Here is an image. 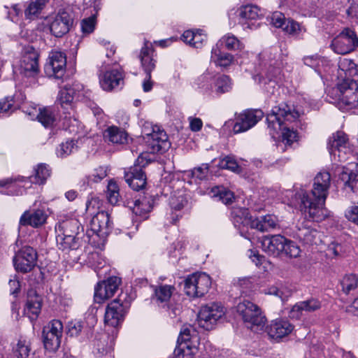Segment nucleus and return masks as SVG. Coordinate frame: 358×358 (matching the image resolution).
<instances>
[{"label":"nucleus","mask_w":358,"mask_h":358,"mask_svg":"<svg viewBox=\"0 0 358 358\" xmlns=\"http://www.w3.org/2000/svg\"><path fill=\"white\" fill-rule=\"evenodd\" d=\"M330 182L329 172H320L314 179L313 189L308 193H303L301 197V210L314 221L320 222L327 217L324 204Z\"/></svg>","instance_id":"obj_1"},{"label":"nucleus","mask_w":358,"mask_h":358,"mask_svg":"<svg viewBox=\"0 0 358 358\" xmlns=\"http://www.w3.org/2000/svg\"><path fill=\"white\" fill-rule=\"evenodd\" d=\"M299 117V113L294 110L292 106L282 103L274 106L270 114L268 115L266 120L273 123L278 121L279 129L282 131V137L286 144L291 145L296 138V131L291 130L285 124V122H293Z\"/></svg>","instance_id":"obj_2"},{"label":"nucleus","mask_w":358,"mask_h":358,"mask_svg":"<svg viewBox=\"0 0 358 358\" xmlns=\"http://www.w3.org/2000/svg\"><path fill=\"white\" fill-rule=\"evenodd\" d=\"M236 311L251 331L259 332L265 327L267 320L260 308L254 303L244 300L238 303Z\"/></svg>","instance_id":"obj_3"},{"label":"nucleus","mask_w":358,"mask_h":358,"mask_svg":"<svg viewBox=\"0 0 358 358\" xmlns=\"http://www.w3.org/2000/svg\"><path fill=\"white\" fill-rule=\"evenodd\" d=\"M336 91L338 98L336 101L340 110H349L358 106V84L351 78H343L337 85Z\"/></svg>","instance_id":"obj_4"},{"label":"nucleus","mask_w":358,"mask_h":358,"mask_svg":"<svg viewBox=\"0 0 358 358\" xmlns=\"http://www.w3.org/2000/svg\"><path fill=\"white\" fill-rule=\"evenodd\" d=\"M63 324L59 320H53L43 329L42 338L44 348L50 352L57 351L61 344Z\"/></svg>","instance_id":"obj_5"},{"label":"nucleus","mask_w":358,"mask_h":358,"mask_svg":"<svg viewBox=\"0 0 358 358\" xmlns=\"http://www.w3.org/2000/svg\"><path fill=\"white\" fill-rule=\"evenodd\" d=\"M211 285L210 276L204 273H194L185 281L184 289L191 297H201L206 294Z\"/></svg>","instance_id":"obj_6"},{"label":"nucleus","mask_w":358,"mask_h":358,"mask_svg":"<svg viewBox=\"0 0 358 358\" xmlns=\"http://www.w3.org/2000/svg\"><path fill=\"white\" fill-rule=\"evenodd\" d=\"M331 47L337 54L350 53L358 47V37L354 30L345 28L333 39Z\"/></svg>","instance_id":"obj_7"},{"label":"nucleus","mask_w":358,"mask_h":358,"mask_svg":"<svg viewBox=\"0 0 358 358\" xmlns=\"http://www.w3.org/2000/svg\"><path fill=\"white\" fill-rule=\"evenodd\" d=\"M37 258V252L32 247H22L13 258L16 271L22 273L31 271L36 265Z\"/></svg>","instance_id":"obj_8"},{"label":"nucleus","mask_w":358,"mask_h":358,"mask_svg":"<svg viewBox=\"0 0 358 358\" xmlns=\"http://www.w3.org/2000/svg\"><path fill=\"white\" fill-rule=\"evenodd\" d=\"M123 296V294H120L107 306L104 316L105 324L115 327L123 320L125 309L128 307V302L122 299Z\"/></svg>","instance_id":"obj_9"},{"label":"nucleus","mask_w":358,"mask_h":358,"mask_svg":"<svg viewBox=\"0 0 358 358\" xmlns=\"http://www.w3.org/2000/svg\"><path fill=\"white\" fill-rule=\"evenodd\" d=\"M224 314L223 307L217 303H211L202 306L198 314V322L206 330L212 329L217 321Z\"/></svg>","instance_id":"obj_10"},{"label":"nucleus","mask_w":358,"mask_h":358,"mask_svg":"<svg viewBox=\"0 0 358 358\" xmlns=\"http://www.w3.org/2000/svg\"><path fill=\"white\" fill-rule=\"evenodd\" d=\"M66 68V57L62 52L53 51L49 55L48 62L45 65V73L48 77L61 79Z\"/></svg>","instance_id":"obj_11"},{"label":"nucleus","mask_w":358,"mask_h":358,"mask_svg":"<svg viewBox=\"0 0 358 358\" xmlns=\"http://www.w3.org/2000/svg\"><path fill=\"white\" fill-rule=\"evenodd\" d=\"M38 52L31 45L25 46L20 60L21 73L27 77L34 76L39 71Z\"/></svg>","instance_id":"obj_12"},{"label":"nucleus","mask_w":358,"mask_h":358,"mask_svg":"<svg viewBox=\"0 0 358 358\" xmlns=\"http://www.w3.org/2000/svg\"><path fill=\"white\" fill-rule=\"evenodd\" d=\"M73 23L72 13L67 10H60L50 24V31L55 37H62L69 31Z\"/></svg>","instance_id":"obj_13"},{"label":"nucleus","mask_w":358,"mask_h":358,"mask_svg":"<svg viewBox=\"0 0 358 358\" xmlns=\"http://www.w3.org/2000/svg\"><path fill=\"white\" fill-rule=\"evenodd\" d=\"M121 279L116 276H112L107 280L100 282L95 287L94 300L97 303H101L106 299L112 297L117 292Z\"/></svg>","instance_id":"obj_14"},{"label":"nucleus","mask_w":358,"mask_h":358,"mask_svg":"<svg viewBox=\"0 0 358 358\" xmlns=\"http://www.w3.org/2000/svg\"><path fill=\"white\" fill-rule=\"evenodd\" d=\"M146 142L152 153H163L170 148L167 134L158 127H154L152 133L146 134Z\"/></svg>","instance_id":"obj_15"},{"label":"nucleus","mask_w":358,"mask_h":358,"mask_svg":"<svg viewBox=\"0 0 358 358\" xmlns=\"http://www.w3.org/2000/svg\"><path fill=\"white\" fill-rule=\"evenodd\" d=\"M263 117L262 110H247L240 114L235 123L233 130L235 133H241L255 126Z\"/></svg>","instance_id":"obj_16"},{"label":"nucleus","mask_w":358,"mask_h":358,"mask_svg":"<svg viewBox=\"0 0 358 358\" xmlns=\"http://www.w3.org/2000/svg\"><path fill=\"white\" fill-rule=\"evenodd\" d=\"M110 226V217L108 213L101 211L97 213L91 220L90 223V230L98 236L103 237L108 234Z\"/></svg>","instance_id":"obj_17"},{"label":"nucleus","mask_w":358,"mask_h":358,"mask_svg":"<svg viewBox=\"0 0 358 358\" xmlns=\"http://www.w3.org/2000/svg\"><path fill=\"white\" fill-rule=\"evenodd\" d=\"M293 330V326L284 320H276L266 327V331L270 338L273 339H280L289 335Z\"/></svg>","instance_id":"obj_18"},{"label":"nucleus","mask_w":358,"mask_h":358,"mask_svg":"<svg viewBox=\"0 0 358 358\" xmlns=\"http://www.w3.org/2000/svg\"><path fill=\"white\" fill-rule=\"evenodd\" d=\"M100 85L105 91H111L117 86L123 85L124 76L122 72L118 69L106 71L100 76Z\"/></svg>","instance_id":"obj_19"},{"label":"nucleus","mask_w":358,"mask_h":358,"mask_svg":"<svg viewBox=\"0 0 358 358\" xmlns=\"http://www.w3.org/2000/svg\"><path fill=\"white\" fill-rule=\"evenodd\" d=\"M285 238L280 235L266 236L263 239L262 248L269 255L278 257L283 253Z\"/></svg>","instance_id":"obj_20"},{"label":"nucleus","mask_w":358,"mask_h":358,"mask_svg":"<svg viewBox=\"0 0 358 358\" xmlns=\"http://www.w3.org/2000/svg\"><path fill=\"white\" fill-rule=\"evenodd\" d=\"M296 236L301 241L307 245H317L321 241L320 232L312 226L308 225V222L302 223L298 227Z\"/></svg>","instance_id":"obj_21"},{"label":"nucleus","mask_w":358,"mask_h":358,"mask_svg":"<svg viewBox=\"0 0 358 358\" xmlns=\"http://www.w3.org/2000/svg\"><path fill=\"white\" fill-rule=\"evenodd\" d=\"M41 297L36 294L35 290H29L27 293V301L24 310V314L31 320H35L41 312Z\"/></svg>","instance_id":"obj_22"},{"label":"nucleus","mask_w":358,"mask_h":358,"mask_svg":"<svg viewBox=\"0 0 358 358\" xmlns=\"http://www.w3.org/2000/svg\"><path fill=\"white\" fill-rule=\"evenodd\" d=\"M348 144V139L347 135L344 132L339 131L333 134L332 136L329 137L327 148L331 155L335 156L336 152H338V156L341 158L340 153L343 151L345 153Z\"/></svg>","instance_id":"obj_23"},{"label":"nucleus","mask_w":358,"mask_h":358,"mask_svg":"<svg viewBox=\"0 0 358 358\" xmlns=\"http://www.w3.org/2000/svg\"><path fill=\"white\" fill-rule=\"evenodd\" d=\"M124 178L129 187L136 191L144 188L146 185L145 172L137 168H131L129 172L125 173Z\"/></svg>","instance_id":"obj_24"},{"label":"nucleus","mask_w":358,"mask_h":358,"mask_svg":"<svg viewBox=\"0 0 358 358\" xmlns=\"http://www.w3.org/2000/svg\"><path fill=\"white\" fill-rule=\"evenodd\" d=\"M154 52L155 50L152 44L148 41H145L139 55L141 66L145 73L152 72L155 68L156 60L154 59Z\"/></svg>","instance_id":"obj_25"},{"label":"nucleus","mask_w":358,"mask_h":358,"mask_svg":"<svg viewBox=\"0 0 358 358\" xmlns=\"http://www.w3.org/2000/svg\"><path fill=\"white\" fill-rule=\"evenodd\" d=\"M46 215L42 210H36L34 212L25 211L20 219V224L23 226L30 225L38 227L45 223Z\"/></svg>","instance_id":"obj_26"},{"label":"nucleus","mask_w":358,"mask_h":358,"mask_svg":"<svg viewBox=\"0 0 358 358\" xmlns=\"http://www.w3.org/2000/svg\"><path fill=\"white\" fill-rule=\"evenodd\" d=\"M175 290L173 286L164 285L155 287L152 299L155 303L162 308H169V302L171 295Z\"/></svg>","instance_id":"obj_27"},{"label":"nucleus","mask_w":358,"mask_h":358,"mask_svg":"<svg viewBox=\"0 0 358 358\" xmlns=\"http://www.w3.org/2000/svg\"><path fill=\"white\" fill-rule=\"evenodd\" d=\"M234 59L232 55L221 50L219 43L212 48L211 59L217 66L224 68L228 67L233 63Z\"/></svg>","instance_id":"obj_28"},{"label":"nucleus","mask_w":358,"mask_h":358,"mask_svg":"<svg viewBox=\"0 0 358 358\" xmlns=\"http://www.w3.org/2000/svg\"><path fill=\"white\" fill-rule=\"evenodd\" d=\"M278 226L277 219L271 215H266L260 218L255 217L251 222V228L264 232L274 229Z\"/></svg>","instance_id":"obj_29"},{"label":"nucleus","mask_w":358,"mask_h":358,"mask_svg":"<svg viewBox=\"0 0 358 358\" xmlns=\"http://www.w3.org/2000/svg\"><path fill=\"white\" fill-rule=\"evenodd\" d=\"M357 164H350L349 167H344L341 174V179L344 182L345 185L350 188L351 191L355 192L356 185L358 182V171H354V168L357 169Z\"/></svg>","instance_id":"obj_30"},{"label":"nucleus","mask_w":358,"mask_h":358,"mask_svg":"<svg viewBox=\"0 0 358 358\" xmlns=\"http://www.w3.org/2000/svg\"><path fill=\"white\" fill-rule=\"evenodd\" d=\"M57 244L59 250L64 252L77 250L81 245L80 238L70 237L59 234L57 236Z\"/></svg>","instance_id":"obj_31"},{"label":"nucleus","mask_w":358,"mask_h":358,"mask_svg":"<svg viewBox=\"0 0 358 358\" xmlns=\"http://www.w3.org/2000/svg\"><path fill=\"white\" fill-rule=\"evenodd\" d=\"M103 136L108 141L116 144H124L127 141V132L117 127H108L104 132Z\"/></svg>","instance_id":"obj_32"},{"label":"nucleus","mask_w":358,"mask_h":358,"mask_svg":"<svg viewBox=\"0 0 358 358\" xmlns=\"http://www.w3.org/2000/svg\"><path fill=\"white\" fill-rule=\"evenodd\" d=\"M358 73L356 64L350 59L340 58L338 62V75L344 78H350Z\"/></svg>","instance_id":"obj_33"},{"label":"nucleus","mask_w":358,"mask_h":358,"mask_svg":"<svg viewBox=\"0 0 358 358\" xmlns=\"http://www.w3.org/2000/svg\"><path fill=\"white\" fill-rule=\"evenodd\" d=\"M63 235L70 237L80 238L83 233V228L77 220H70L64 222L62 224Z\"/></svg>","instance_id":"obj_34"},{"label":"nucleus","mask_w":358,"mask_h":358,"mask_svg":"<svg viewBox=\"0 0 358 358\" xmlns=\"http://www.w3.org/2000/svg\"><path fill=\"white\" fill-rule=\"evenodd\" d=\"M231 215L236 223H240L250 227L252 221L255 218L251 216L249 210L245 208H234L232 210Z\"/></svg>","instance_id":"obj_35"},{"label":"nucleus","mask_w":358,"mask_h":358,"mask_svg":"<svg viewBox=\"0 0 358 358\" xmlns=\"http://www.w3.org/2000/svg\"><path fill=\"white\" fill-rule=\"evenodd\" d=\"M50 169L45 164H40L34 169V175L31 176V182L43 185L50 176Z\"/></svg>","instance_id":"obj_36"},{"label":"nucleus","mask_w":358,"mask_h":358,"mask_svg":"<svg viewBox=\"0 0 358 358\" xmlns=\"http://www.w3.org/2000/svg\"><path fill=\"white\" fill-rule=\"evenodd\" d=\"M260 9L258 6L248 4L241 6L238 10V15L242 20H255L259 16Z\"/></svg>","instance_id":"obj_37"},{"label":"nucleus","mask_w":358,"mask_h":358,"mask_svg":"<svg viewBox=\"0 0 358 358\" xmlns=\"http://www.w3.org/2000/svg\"><path fill=\"white\" fill-rule=\"evenodd\" d=\"M152 206L149 199L143 197L142 199H137L134 202L132 211L136 215L143 217L151 211Z\"/></svg>","instance_id":"obj_38"},{"label":"nucleus","mask_w":358,"mask_h":358,"mask_svg":"<svg viewBox=\"0 0 358 358\" xmlns=\"http://www.w3.org/2000/svg\"><path fill=\"white\" fill-rule=\"evenodd\" d=\"M73 94L74 90L71 87H64L59 91L57 101L62 108L68 109L71 107Z\"/></svg>","instance_id":"obj_39"},{"label":"nucleus","mask_w":358,"mask_h":358,"mask_svg":"<svg viewBox=\"0 0 358 358\" xmlns=\"http://www.w3.org/2000/svg\"><path fill=\"white\" fill-rule=\"evenodd\" d=\"M31 350L29 341L19 340L16 345L13 348V353L16 358H28Z\"/></svg>","instance_id":"obj_40"},{"label":"nucleus","mask_w":358,"mask_h":358,"mask_svg":"<svg viewBox=\"0 0 358 358\" xmlns=\"http://www.w3.org/2000/svg\"><path fill=\"white\" fill-rule=\"evenodd\" d=\"M37 119L45 127H52L56 120L53 111L50 108L40 109Z\"/></svg>","instance_id":"obj_41"},{"label":"nucleus","mask_w":358,"mask_h":358,"mask_svg":"<svg viewBox=\"0 0 358 358\" xmlns=\"http://www.w3.org/2000/svg\"><path fill=\"white\" fill-rule=\"evenodd\" d=\"M213 196L224 204L231 203L234 199V193L224 187H216L212 189Z\"/></svg>","instance_id":"obj_42"},{"label":"nucleus","mask_w":358,"mask_h":358,"mask_svg":"<svg viewBox=\"0 0 358 358\" xmlns=\"http://www.w3.org/2000/svg\"><path fill=\"white\" fill-rule=\"evenodd\" d=\"M195 348H191L187 343H180L174 350L175 358H194Z\"/></svg>","instance_id":"obj_43"},{"label":"nucleus","mask_w":358,"mask_h":358,"mask_svg":"<svg viewBox=\"0 0 358 358\" xmlns=\"http://www.w3.org/2000/svg\"><path fill=\"white\" fill-rule=\"evenodd\" d=\"M218 43L221 45L224 44L230 50H242L244 48L243 43L233 35L224 36Z\"/></svg>","instance_id":"obj_44"},{"label":"nucleus","mask_w":358,"mask_h":358,"mask_svg":"<svg viewBox=\"0 0 358 358\" xmlns=\"http://www.w3.org/2000/svg\"><path fill=\"white\" fill-rule=\"evenodd\" d=\"M343 291L348 294L351 291L357 289L358 286V277L354 274L345 275L341 280Z\"/></svg>","instance_id":"obj_45"},{"label":"nucleus","mask_w":358,"mask_h":358,"mask_svg":"<svg viewBox=\"0 0 358 358\" xmlns=\"http://www.w3.org/2000/svg\"><path fill=\"white\" fill-rule=\"evenodd\" d=\"M48 0H31L25 10V15L27 17L31 18L33 16L39 13L44 8Z\"/></svg>","instance_id":"obj_46"},{"label":"nucleus","mask_w":358,"mask_h":358,"mask_svg":"<svg viewBox=\"0 0 358 358\" xmlns=\"http://www.w3.org/2000/svg\"><path fill=\"white\" fill-rule=\"evenodd\" d=\"M106 196L108 201L113 205H115L118 202L120 197L119 187L115 182L110 180L108 182Z\"/></svg>","instance_id":"obj_47"},{"label":"nucleus","mask_w":358,"mask_h":358,"mask_svg":"<svg viewBox=\"0 0 358 358\" xmlns=\"http://www.w3.org/2000/svg\"><path fill=\"white\" fill-rule=\"evenodd\" d=\"M74 150H77V145L73 140L67 141L59 145V148L57 150V155L58 157L64 158L71 155Z\"/></svg>","instance_id":"obj_48"},{"label":"nucleus","mask_w":358,"mask_h":358,"mask_svg":"<svg viewBox=\"0 0 358 358\" xmlns=\"http://www.w3.org/2000/svg\"><path fill=\"white\" fill-rule=\"evenodd\" d=\"M219 167L221 169H228L235 173L241 171V166L238 164L235 159L230 156H227L220 161Z\"/></svg>","instance_id":"obj_49"},{"label":"nucleus","mask_w":358,"mask_h":358,"mask_svg":"<svg viewBox=\"0 0 358 358\" xmlns=\"http://www.w3.org/2000/svg\"><path fill=\"white\" fill-rule=\"evenodd\" d=\"M216 91L217 93L223 94L231 89V83L229 76L222 75L216 80Z\"/></svg>","instance_id":"obj_50"},{"label":"nucleus","mask_w":358,"mask_h":358,"mask_svg":"<svg viewBox=\"0 0 358 358\" xmlns=\"http://www.w3.org/2000/svg\"><path fill=\"white\" fill-rule=\"evenodd\" d=\"M285 250H283V253L286 256L289 257H297L300 254V248L299 247L292 241L287 240L285 238V243L283 244Z\"/></svg>","instance_id":"obj_51"},{"label":"nucleus","mask_w":358,"mask_h":358,"mask_svg":"<svg viewBox=\"0 0 358 358\" xmlns=\"http://www.w3.org/2000/svg\"><path fill=\"white\" fill-rule=\"evenodd\" d=\"M285 25L284 30L292 35H298L302 31H306V29L294 20L288 19Z\"/></svg>","instance_id":"obj_52"},{"label":"nucleus","mask_w":358,"mask_h":358,"mask_svg":"<svg viewBox=\"0 0 358 358\" xmlns=\"http://www.w3.org/2000/svg\"><path fill=\"white\" fill-rule=\"evenodd\" d=\"M196 333L195 329L191 325H184L180 332L178 342L180 343H187L192 338V336Z\"/></svg>","instance_id":"obj_53"},{"label":"nucleus","mask_w":358,"mask_h":358,"mask_svg":"<svg viewBox=\"0 0 358 358\" xmlns=\"http://www.w3.org/2000/svg\"><path fill=\"white\" fill-rule=\"evenodd\" d=\"M305 312H313L321 308V302L316 299H310L306 301H301Z\"/></svg>","instance_id":"obj_54"},{"label":"nucleus","mask_w":358,"mask_h":358,"mask_svg":"<svg viewBox=\"0 0 358 358\" xmlns=\"http://www.w3.org/2000/svg\"><path fill=\"white\" fill-rule=\"evenodd\" d=\"M95 27V17L91 16L83 20L81 22V30L84 34H89L93 32Z\"/></svg>","instance_id":"obj_55"},{"label":"nucleus","mask_w":358,"mask_h":358,"mask_svg":"<svg viewBox=\"0 0 358 358\" xmlns=\"http://www.w3.org/2000/svg\"><path fill=\"white\" fill-rule=\"evenodd\" d=\"M209 169L208 164H203L201 166L196 167L192 171V175L199 180L206 178Z\"/></svg>","instance_id":"obj_56"},{"label":"nucleus","mask_w":358,"mask_h":358,"mask_svg":"<svg viewBox=\"0 0 358 358\" xmlns=\"http://www.w3.org/2000/svg\"><path fill=\"white\" fill-rule=\"evenodd\" d=\"M345 217L348 220L358 225V206L349 207L345 211Z\"/></svg>","instance_id":"obj_57"},{"label":"nucleus","mask_w":358,"mask_h":358,"mask_svg":"<svg viewBox=\"0 0 358 358\" xmlns=\"http://www.w3.org/2000/svg\"><path fill=\"white\" fill-rule=\"evenodd\" d=\"M271 23L275 27H283V26L286 24L285 15L279 12L273 13L271 17Z\"/></svg>","instance_id":"obj_58"},{"label":"nucleus","mask_w":358,"mask_h":358,"mask_svg":"<svg viewBox=\"0 0 358 358\" xmlns=\"http://www.w3.org/2000/svg\"><path fill=\"white\" fill-rule=\"evenodd\" d=\"M83 325L80 322H71L68 324V334L71 336H77L82 331Z\"/></svg>","instance_id":"obj_59"},{"label":"nucleus","mask_w":358,"mask_h":358,"mask_svg":"<svg viewBox=\"0 0 358 358\" xmlns=\"http://www.w3.org/2000/svg\"><path fill=\"white\" fill-rule=\"evenodd\" d=\"M305 310H303V306L301 305V301L296 303L289 311V317L293 319L299 320L300 319Z\"/></svg>","instance_id":"obj_60"},{"label":"nucleus","mask_w":358,"mask_h":358,"mask_svg":"<svg viewBox=\"0 0 358 358\" xmlns=\"http://www.w3.org/2000/svg\"><path fill=\"white\" fill-rule=\"evenodd\" d=\"M107 176V171L105 167L100 166L94 170V173L90 176L91 180L97 182Z\"/></svg>","instance_id":"obj_61"},{"label":"nucleus","mask_w":358,"mask_h":358,"mask_svg":"<svg viewBox=\"0 0 358 358\" xmlns=\"http://www.w3.org/2000/svg\"><path fill=\"white\" fill-rule=\"evenodd\" d=\"M206 41V36L201 31L194 32V40L192 42V47L200 48L203 46V42Z\"/></svg>","instance_id":"obj_62"},{"label":"nucleus","mask_w":358,"mask_h":358,"mask_svg":"<svg viewBox=\"0 0 358 358\" xmlns=\"http://www.w3.org/2000/svg\"><path fill=\"white\" fill-rule=\"evenodd\" d=\"M186 203L187 201L182 197H171L170 200L171 207L175 210H181Z\"/></svg>","instance_id":"obj_63"},{"label":"nucleus","mask_w":358,"mask_h":358,"mask_svg":"<svg viewBox=\"0 0 358 358\" xmlns=\"http://www.w3.org/2000/svg\"><path fill=\"white\" fill-rule=\"evenodd\" d=\"M13 106V101L11 99L6 98L0 101V113H7Z\"/></svg>","instance_id":"obj_64"}]
</instances>
